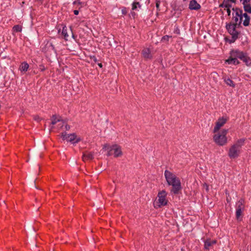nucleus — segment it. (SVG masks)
Here are the masks:
<instances>
[{
	"instance_id": "obj_1",
	"label": "nucleus",
	"mask_w": 251,
	"mask_h": 251,
	"mask_svg": "<svg viewBox=\"0 0 251 251\" xmlns=\"http://www.w3.org/2000/svg\"><path fill=\"white\" fill-rule=\"evenodd\" d=\"M164 176L168 184L172 186L171 193L175 195L178 194L182 189L179 178L174 173L167 170L165 171Z\"/></svg>"
},
{
	"instance_id": "obj_2",
	"label": "nucleus",
	"mask_w": 251,
	"mask_h": 251,
	"mask_svg": "<svg viewBox=\"0 0 251 251\" xmlns=\"http://www.w3.org/2000/svg\"><path fill=\"white\" fill-rule=\"evenodd\" d=\"M245 141V139L244 138L238 139L231 146L228 153L230 158H236L239 156L241 153V148L244 145Z\"/></svg>"
},
{
	"instance_id": "obj_3",
	"label": "nucleus",
	"mask_w": 251,
	"mask_h": 251,
	"mask_svg": "<svg viewBox=\"0 0 251 251\" xmlns=\"http://www.w3.org/2000/svg\"><path fill=\"white\" fill-rule=\"evenodd\" d=\"M246 52L238 50H232L230 51V56L228 59L226 60V62L228 64H239L240 62L237 60V58L242 60Z\"/></svg>"
},
{
	"instance_id": "obj_4",
	"label": "nucleus",
	"mask_w": 251,
	"mask_h": 251,
	"mask_svg": "<svg viewBox=\"0 0 251 251\" xmlns=\"http://www.w3.org/2000/svg\"><path fill=\"white\" fill-rule=\"evenodd\" d=\"M228 132V129H223L220 133L215 134L213 136L214 142L219 146H224L227 142L226 135Z\"/></svg>"
},
{
	"instance_id": "obj_5",
	"label": "nucleus",
	"mask_w": 251,
	"mask_h": 251,
	"mask_svg": "<svg viewBox=\"0 0 251 251\" xmlns=\"http://www.w3.org/2000/svg\"><path fill=\"white\" fill-rule=\"evenodd\" d=\"M232 10L235 11V15L233 14V20L234 24L235 25L240 26L242 22L243 11L238 8H233Z\"/></svg>"
},
{
	"instance_id": "obj_6",
	"label": "nucleus",
	"mask_w": 251,
	"mask_h": 251,
	"mask_svg": "<svg viewBox=\"0 0 251 251\" xmlns=\"http://www.w3.org/2000/svg\"><path fill=\"white\" fill-rule=\"evenodd\" d=\"M244 209V200L241 199L236 203V218L237 220H240V217L242 215Z\"/></svg>"
},
{
	"instance_id": "obj_7",
	"label": "nucleus",
	"mask_w": 251,
	"mask_h": 251,
	"mask_svg": "<svg viewBox=\"0 0 251 251\" xmlns=\"http://www.w3.org/2000/svg\"><path fill=\"white\" fill-rule=\"evenodd\" d=\"M63 140H66L68 142H70L73 144L77 143L81 141V138L77 137L75 133L67 134L66 133H62L61 136Z\"/></svg>"
},
{
	"instance_id": "obj_8",
	"label": "nucleus",
	"mask_w": 251,
	"mask_h": 251,
	"mask_svg": "<svg viewBox=\"0 0 251 251\" xmlns=\"http://www.w3.org/2000/svg\"><path fill=\"white\" fill-rule=\"evenodd\" d=\"M226 28L228 32L232 36L234 40L238 38V32L236 30V25L233 24H229L226 25Z\"/></svg>"
},
{
	"instance_id": "obj_9",
	"label": "nucleus",
	"mask_w": 251,
	"mask_h": 251,
	"mask_svg": "<svg viewBox=\"0 0 251 251\" xmlns=\"http://www.w3.org/2000/svg\"><path fill=\"white\" fill-rule=\"evenodd\" d=\"M166 196L167 192L165 190H162L158 193L157 197L159 207L167 204L168 201L166 199Z\"/></svg>"
},
{
	"instance_id": "obj_10",
	"label": "nucleus",
	"mask_w": 251,
	"mask_h": 251,
	"mask_svg": "<svg viewBox=\"0 0 251 251\" xmlns=\"http://www.w3.org/2000/svg\"><path fill=\"white\" fill-rule=\"evenodd\" d=\"M227 120V119L224 117L219 118L216 123V126L214 128L213 132L214 133L217 132L220 129L221 127L223 126L226 123Z\"/></svg>"
},
{
	"instance_id": "obj_11",
	"label": "nucleus",
	"mask_w": 251,
	"mask_h": 251,
	"mask_svg": "<svg viewBox=\"0 0 251 251\" xmlns=\"http://www.w3.org/2000/svg\"><path fill=\"white\" fill-rule=\"evenodd\" d=\"M43 50L45 52H51L52 51L55 52V48L53 43L50 41H48L46 44L45 47L43 48Z\"/></svg>"
},
{
	"instance_id": "obj_12",
	"label": "nucleus",
	"mask_w": 251,
	"mask_h": 251,
	"mask_svg": "<svg viewBox=\"0 0 251 251\" xmlns=\"http://www.w3.org/2000/svg\"><path fill=\"white\" fill-rule=\"evenodd\" d=\"M112 151H114V157H118L122 155V151L121 147L117 145H114L112 146Z\"/></svg>"
},
{
	"instance_id": "obj_13",
	"label": "nucleus",
	"mask_w": 251,
	"mask_h": 251,
	"mask_svg": "<svg viewBox=\"0 0 251 251\" xmlns=\"http://www.w3.org/2000/svg\"><path fill=\"white\" fill-rule=\"evenodd\" d=\"M189 8L191 10H199L201 8V5L199 4L196 0H192L190 1Z\"/></svg>"
},
{
	"instance_id": "obj_14",
	"label": "nucleus",
	"mask_w": 251,
	"mask_h": 251,
	"mask_svg": "<svg viewBox=\"0 0 251 251\" xmlns=\"http://www.w3.org/2000/svg\"><path fill=\"white\" fill-rule=\"evenodd\" d=\"M94 158V153L86 151L83 153L82 160L86 161L88 160H92Z\"/></svg>"
},
{
	"instance_id": "obj_15",
	"label": "nucleus",
	"mask_w": 251,
	"mask_h": 251,
	"mask_svg": "<svg viewBox=\"0 0 251 251\" xmlns=\"http://www.w3.org/2000/svg\"><path fill=\"white\" fill-rule=\"evenodd\" d=\"M216 243V240L207 239L204 241V249L208 250L210 247Z\"/></svg>"
},
{
	"instance_id": "obj_16",
	"label": "nucleus",
	"mask_w": 251,
	"mask_h": 251,
	"mask_svg": "<svg viewBox=\"0 0 251 251\" xmlns=\"http://www.w3.org/2000/svg\"><path fill=\"white\" fill-rule=\"evenodd\" d=\"M142 55L145 59H151L152 58V55L151 54V52L149 49L146 48L142 50Z\"/></svg>"
},
{
	"instance_id": "obj_17",
	"label": "nucleus",
	"mask_w": 251,
	"mask_h": 251,
	"mask_svg": "<svg viewBox=\"0 0 251 251\" xmlns=\"http://www.w3.org/2000/svg\"><path fill=\"white\" fill-rule=\"evenodd\" d=\"M243 17L245 18V20L243 21V25L245 26H247L249 25L250 17V16L246 13H243Z\"/></svg>"
},
{
	"instance_id": "obj_18",
	"label": "nucleus",
	"mask_w": 251,
	"mask_h": 251,
	"mask_svg": "<svg viewBox=\"0 0 251 251\" xmlns=\"http://www.w3.org/2000/svg\"><path fill=\"white\" fill-rule=\"evenodd\" d=\"M242 60L245 62L247 66H250L251 65V59L247 56L246 53Z\"/></svg>"
},
{
	"instance_id": "obj_19",
	"label": "nucleus",
	"mask_w": 251,
	"mask_h": 251,
	"mask_svg": "<svg viewBox=\"0 0 251 251\" xmlns=\"http://www.w3.org/2000/svg\"><path fill=\"white\" fill-rule=\"evenodd\" d=\"M51 124L52 125H54L58 122H59L61 121V118L59 116H56L55 115H54L51 118Z\"/></svg>"
},
{
	"instance_id": "obj_20",
	"label": "nucleus",
	"mask_w": 251,
	"mask_h": 251,
	"mask_svg": "<svg viewBox=\"0 0 251 251\" xmlns=\"http://www.w3.org/2000/svg\"><path fill=\"white\" fill-rule=\"evenodd\" d=\"M224 81L226 82V83L232 87H235V84L233 82V81L231 80L229 78L227 77H225L224 78Z\"/></svg>"
},
{
	"instance_id": "obj_21",
	"label": "nucleus",
	"mask_w": 251,
	"mask_h": 251,
	"mask_svg": "<svg viewBox=\"0 0 251 251\" xmlns=\"http://www.w3.org/2000/svg\"><path fill=\"white\" fill-rule=\"evenodd\" d=\"M103 149L108 151V152H107V156H111L112 155V146H109L108 145H104L103 147Z\"/></svg>"
},
{
	"instance_id": "obj_22",
	"label": "nucleus",
	"mask_w": 251,
	"mask_h": 251,
	"mask_svg": "<svg viewBox=\"0 0 251 251\" xmlns=\"http://www.w3.org/2000/svg\"><path fill=\"white\" fill-rule=\"evenodd\" d=\"M28 67V64L26 62H24L21 65L20 69L22 71L26 72L27 71Z\"/></svg>"
},
{
	"instance_id": "obj_23",
	"label": "nucleus",
	"mask_w": 251,
	"mask_h": 251,
	"mask_svg": "<svg viewBox=\"0 0 251 251\" xmlns=\"http://www.w3.org/2000/svg\"><path fill=\"white\" fill-rule=\"evenodd\" d=\"M62 35L64 36V38L66 40H68V37L69 36L67 33V29L66 27H64L62 31Z\"/></svg>"
},
{
	"instance_id": "obj_24",
	"label": "nucleus",
	"mask_w": 251,
	"mask_h": 251,
	"mask_svg": "<svg viewBox=\"0 0 251 251\" xmlns=\"http://www.w3.org/2000/svg\"><path fill=\"white\" fill-rule=\"evenodd\" d=\"M244 8L246 12L251 13V6L250 4L244 3Z\"/></svg>"
},
{
	"instance_id": "obj_25",
	"label": "nucleus",
	"mask_w": 251,
	"mask_h": 251,
	"mask_svg": "<svg viewBox=\"0 0 251 251\" xmlns=\"http://www.w3.org/2000/svg\"><path fill=\"white\" fill-rule=\"evenodd\" d=\"M13 29L14 31L15 32H21L22 31V26L20 25H14L13 27Z\"/></svg>"
},
{
	"instance_id": "obj_26",
	"label": "nucleus",
	"mask_w": 251,
	"mask_h": 251,
	"mask_svg": "<svg viewBox=\"0 0 251 251\" xmlns=\"http://www.w3.org/2000/svg\"><path fill=\"white\" fill-rule=\"evenodd\" d=\"M225 1V7L226 8H230L231 7V4L230 3V1H231L230 0H224Z\"/></svg>"
},
{
	"instance_id": "obj_27",
	"label": "nucleus",
	"mask_w": 251,
	"mask_h": 251,
	"mask_svg": "<svg viewBox=\"0 0 251 251\" xmlns=\"http://www.w3.org/2000/svg\"><path fill=\"white\" fill-rule=\"evenodd\" d=\"M137 5H139V6H140L139 2H133L132 3V10H135L137 8Z\"/></svg>"
},
{
	"instance_id": "obj_28",
	"label": "nucleus",
	"mask_w": 251,
	"mask_h": 251,
	"mask_svg": "<svg viewBox=\"0 0 251 251\" xmlns=\"http://www.w3.org/2000/svg\"><path fill=\"white\" fill-rule=\"evenodd\" d=\"M170 37H171V36H169L168 35L164 36L162 38L161 41H163V42H164V41H168Z\"/></svg>"
},
{
	"instance_id": "obj_29",
	"label": "nucleus",
	"mask_w": 251,
	"mask_h": 251,
	"mask_svg": "<svg viewBox=\"0 0 251 251\" xmlns=\"http://www.w3.org/2000/svg\"><path fill=\"white\" fill-rule=\"evenodd\" d=\"M33 119L35 121L38 122H40L42 120V118H41L38 115H34L33 116Z\"/></svg>"
},
{
	"instance_id": "obj_30",
	"label": "nucleus",
	"mask_w": 251,
	"mask_h": 251,
	"mask_svg": "<svg viewBox=\"0 0 251 251\" xmlns=\"http://www.w3.org/2000/svg\"><path fill=\"white\" fill-rule=\"evenodd\" d=\"M160 1L159 0H157L156 1V7L157 9V10H159V5H160Z\"/></svg>"
},
{
	"instance_id": "obj_31",
	"label": "nucleus",
	"mask_w": 251,
	"mask_h": 251,
	"mask_svg": "<svg viewBox=\"0 0 251 251\" xmlns=\"http://www.w3.org/2000/svg\"><path fill=\"white\" fill-rule=\"evenodd\" d=\"M39 69L41 71H44L45 70V68L44 66L43 65H40V67H39Z\"/></svg>"
},
{
	"instance_id": "obj_32",
	"label": "nucleus",
	"mask_w": 251,
	"mask_h": 251,
	"mask_svg": "<svg viewBox=\"0 0 251 251\" xmlns=\"http://www.w3.org/2000/svg\"><path fill=\"white\" fill-rule=\"evenodd\" d=\"M204 188L205 189L206 191H208V186L206 184L203 185Z\"/></svg>"
},
{
	"instance_id": "obj_33",
	"label": "nucleus",
	"mask_w": 251,
	"mask_h": 251,
	"mask_svg": "<svg viewBox=\"0 0 251 251\" xmlns=\"http://www.w3.org/2000/svg\"><path fill=\"white\" fill-rule=\"evenodd\" d=\"M229 8H228L226 9V11H227V14H228V16L230 15V13H231V11H230Z\"/></svg>"
},
{
	"instance_id": "obj_34",
	"label": "nucleus",
	"mask_w": 251,
	"mask_h": 251,
	"mask_svg": "<svg viewBox=\"0 0 251 251\" xmlns=\"http://www.w3.org/2000/svg\"><path fill=\"white\" fill-rule=\"evenodd\" d=\"M74 14L75 15H77L78 14L79 11L77 10H75L74 11Z\"/></svg>"
},
{
	"instance_id": "obj_35",
	"label": "nucleus",
	"mask_w": 251,
	"mask_h": 251,
	"mask_svg": "<svg viewBox=\"0 0 251 251\" xmlns=\"http://www.w3.org/2000/svg\"><path fill=\"white\" fill-rule=\"evenodd\" d=\"M225 1L224 0L223 3L220 5V7H225Z\"/></svg>"
},
{
	"instance_id": "obj_36",
	"label": "nucleus",
	"mask_w": 251,
	"mask_h": 251,
	"mask_svg": "<svg viewBox=\"0 0 251 251\" xmlns=\"http://www.w3.org/2000/svg\"><path fill=\"white\" fill-rule=\"evenodd\" d=\"M92 59H93V60H94V61L95 62H97V58H96V57L95 56H93V57H92Z\"/></svg>"
},
{
	"instance_id": "obj_37",
	"label": "nucleus",
	"mask_w": 251,
	"mask_h": 251,
	"mask_svg": "<svg viewBox=\"0 0 251 251\" xmlns=\"http://www.w3.org/2000/svg\"><path fill=\"white\" fill-rule=\"evenodd\" d=\"M98 65L100 67V68H102V65L101 63H98Z\"/></svg>"
},
{
	"instance_id": "obj_38",
	"label": "nucleus",
	"mask_w": 251,
	"mask_h": 251,
	"mask_svg": "<svg viewBox=\"0 0 251 251\" xmlns=\"http://www.w3.org/2000/svg\"><path fill=\"white\" fill-rule=\"evenodd\" d=\"M66 129H68L69 128H70V126H68L67 125H66Z\"/></svg>"
},
{
	"instance_id": "obj_39",
	"label": "nucleus",
	"mask_w": 251,
	"mask_h": 251,
	"mask_svg": "<svg viewBox=\"0 0 251 251\" xmlns=\"http://www.w3.org/2000/svg\"><path fill=\"white\" fill-rule=\"evenodd\" d=\"M76 3H77V1H75L74 2V4H75Z\"/></svg>"
},
{
	"instance_id": "obj_40",
	"label": "nucleus",
	"mask_w": 251,
	"mask_h": 251,
	"mask_svg": "<svg viewBox=\"0 0 251 251\" xmlns=\"http://www.w3.org/2000/svg\"><path fill=\"white\" fill-rule=\"evenodd\" d=\"M231 2H234L233 0H230Z\"/></svg>"
}]
</instances>
